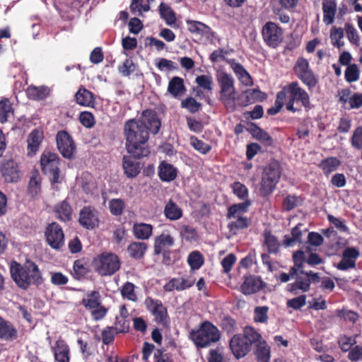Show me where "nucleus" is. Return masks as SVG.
<instances>
[{
    "label": "nucleus",
    "instance_id": "f257e3e1",
    "mask_svg": "<svg viewBox=\"0 0 362 362\" xmlns=\"http://www.w3.org/2000/svg\"><path fill=\"white\" fill-rule=\"evenodd\" d=\"M160 127V119L157 112L152 110H144L139 119H128L124 126L125 147L127 152L139 158L148 156L150 153L147 145L149 133L158 134Z\"/></svg>",
    "mask_w": 362,
    "mask_h": 362
},
{
    "label": "nucleus",
    "instance_id": "f03ea898",
    "mask_svg": "<svg viewBox=\"0 0 362 362\" xmlns=\"http://www.w3.org/2000/svg\"><path fill=\"white\" fill-rule=\"evenodd\" d=\"M11 274L17 286L23 290H27L31 284L38 286L43 282L38 266L29 259L23 265L13 262L11 266Z\"/></svg>",
    "mask_w": 362,
    "mask_h": 362
},
{
    "label": "nucleus",
    "instance_id": "7ed1b4c3",
    "mask_svg": "<svg viewBox=\"0 0 362 362\" xmlns=\"http://www.w3.org/2000/svg\"><path fill=\"white\" fill-rule=\"evenodd\" d=\"M189 338L197 349L206 348L219 341L221 333L218 329L209 321L202 322L197 329L189 332Z\"/></svg>",
    "mask_w": 362,
    "mask_h": 362
},
{
    "label": "nucleus",
    "instance_id": "20e7f679",
    "mask_svg": "<svg viewBox=\"0 0 362 362\" xmlns=\"http://www.w3.org/2000/svg\"><path fill=\"white\" fill-rule=\"evenodd\" d=\"M281 172V164L276 160H271L264 168L259 187L262 197H267L273 193L280 180Z\"/></svg>",
    "mask_w": 362,
    "mask_h": 362
},
{
    "label": "nucleus",
    "instance_id": "39448f33",
    "mask_svg": "<svg viewBox=\"0 0 362 362\" xmlns=\"http://www.w3.org/2000/svg\"><path fill=\"white\" fill-rule=\"evenodd\" d=\"M61 158L49 151L42 153L40 157V166L42 173L49 177L52 186L62 183L65 175L60 170Z\"/></svg>",
    "mask_w": 362,
    "mask_h": 362
},
{
    "label": "nucleus",
    "instance_id": "423d86ee",
    "mask_svg": "<svg viewBox=\"0 0 362 362\" xmlns=\"http://www.w3.org/2000/svg\"><path fill=\"white\" fill-rule=\"evenodd\" d=\"M251 205V201L249 199L238 204H234L228 208L226 217L228 219L235 218V221H230L228 228L230 231L236 230H244L247 228L251 224V219L243 214L247 212Z\"/></svg>",
    "mask_w": 362,
    "mask_h": 362
},
{
    "label": "nucleus",
    "instance_id": "0eeeda50",
    "mask_svg": "<svg viewBox=\"0 0 362 362\" xmlns=\"http://www.w3.org/2000/svg\"><path fill=\"white\" fill-rule=\"evenodd\" d=\"M92 266L99 275L112 276L120 269L121 262L116 254L104 252L94 257Z\"/></svg>",
    "mask_w": 362,
    "mask_h": 362
},
{
    "label": "nucleus",
    "instance_id": "6e6552de",
    "mask_svg": "<svg viewBox=\"0 0 362 362\" xmlns=\"http://www.w3.org/2000/svg\"><path fill=\"white\" fill-rule=\"evenodd\" d=\"M218 83L220 86V101L228 112L236 110L235 88L233 78L226 73H221L218 76Z\"/></svg>",
    "mask_w": 362,
    "mask_h": 362
},
{
    "label": "nucleus",
    "instance_id": "1a4fd4ad",
    "mask_svg": "<svg viewBox=\"0 0 362 362\" xmlns=\"http://www.w3.org/2000/svg\"><path fill=\"white\" fill-rule=\"evenodd\" d=\"M288 93L290 95V98L286 104V110L293 112H299L301 111L300 108H297L294 106L295 102H299L302 106L305 107V110H310L312 108L309 94L299 86L298 81H292L286 86Z\"/></svg>",
    "mask_w": 362,
    "mask_h": 362
},
{
    "label": "nucleus",
    "instance_id": "9d476101",
    "mask_svg": "<svg viewBox=\"0 0 362 362\" xmlns=\"http://www.w3.org/2000/svg\"><path fill=\"white\" fill-rule=\"evenodd\" d=\"M293 71L309 90H312L318 83L317 76L310 69L308 59L304 57L298 58L293 66Z\"/></svg>",
    "mask_w": 362,
    "mask_h": 362
},
{
    "label": "nucleus",
    "instance_id": "9b49d317",
    "mask_svg": "<svg viewBox=\"0 0 362 362\" xmlns=\"http://www.w3.org/2000/svg\"><path fill=\"white\" fill-rule=\"evenodd\" d=\"M144 304L146 309L154 317V320L163 327H168L170 323V317L166 307L163 305L161 300L154 299L152 297H147Z\"/></svg>",
    "mask_w": 362,
    "mask_h": 362
},
{
    "label": "nucleus",
    "instance_id": "f8f14e48",
    "mask_svg": "<svg viewBox=\"0 0 362 362\" xmlns=\"http://www.w3.org/2000/svg\"><path fill=\"white\" fill-rule=\"evenodd\" d=\"M57 149L62 156L71 160L75 157L76 146L72 136L65 130L59 131L56 135Z\"/></svg>",
    "mask_w": 362,
    "mask_h": 362
},
{
    "label": "nucleus",
    "instance_id": "ddd939ff",
    "mask_svg": "<svg viewBox=\"0 0 362 362\" xmlns=\"http://www.w3.org/2000/svg\"><path fill=\"white\" fill-rule=\"evenodd\" d=\"M262 38L267 46L278 47L283 40V30L274 22H267L262 27Z\"/></svg>",
    "mask_w": 362,
    "mask_h": 362
},
{
    "label": "nucleus",
    "instance_id": "4468645a",
    "mask_svg": "<svg viewBox=\"0 0 362 362\" xmlns=\"http://www.w3.org/2000/svg\"><path fill=\"white\" fill-rule=\"evenodd\" d=\"M47 244L54 250H59L64 245V233L61 226L57 222L49 223L45 232Z\"/></svg>",
    "mask_w": 362,
    "mask_h": 362
},
{
    "label": "nucleus",
    "instance_id": "2eb2a0df",
    "mask_svg": "<svg viewBox=\"0 0 362 362\" xmlns=\"http://www.w3.org/2000/svg\"><path fill=\"white\" fill-rule=\"evenodd\" d=\"M78 222L87 230H93L99 226V213L93 206H84L79 213Z\"/></svg>",
    "mask_w": 362,
    "mask_h": 362
},
{
    "label": "nucleus",
    "instance_id": "dca6fc26",
    "mask_svg": "<svg viewBox=\"0 0 362 362\" xmlns=\"http://www.w3.org/2000/svg\"><path fill=\"white\" fill-rule=\"evenodd\" d=\"M245 340L240 334H235L230 340V349L237 359L245 356L252 349Z\"/></svg>",
    "mask_w": 362,
    "mask_h": 362
},
{
    "label": "nucleus",
    "instance_id": "f3484780",
    "mask_svg": "<svg viewBox=\"0 0 362 362\" xmlns=\"http://www.w3.org/2000/svg\"><path fill=\"white\" fill-rule=\"evenodd\" d=\"M175 240L168 233H162L154 239L153 252L155 255L163 254L165 257L170 254V248L174 245Z\"/></svg>",
    "mask_w": 362,
    "mask_h": 362
},
{
    "label": "nucleus",
    "instance_id": "a211bd4d",
    "mask_svg": "<svg viewBox=\"0 0 362 362\" xmlns=\"http://www.w3.org/2000/svg\"><path fill=\"white\" fill-rule=\"evenodd\" d=\"M265 286V284L259 276L255 275L245 276L240 286V291L245 296L256 293Z\"/></svg>",
    "mask_w": 362,
    "mask_h": 362
},
{
    "label": "nucleus",
    "instance_id": "6ab92c4d",
    "mask_svg": "<svg viewBox=\"0 0 362 362\" xmlns=\"http://www.w3.org/2000/svg\"><path fill=\"white\" fill-rule=\"evenodd\" d=\"M267 98V94L259 89H247L238 97V105L245 107L256 102H262Z\"/></svg>",
    "mask_w": 362,
    "mask_h": 362
},
{
    "label": "nucleus",
    "instance_id": "aec40b11",
    "mask_svg": "<svg viewBox=\"0 0 362 362\" xmlns=\"http://www.w3.org/2000/svg\"><path fill=\"white\" fill-rule=\"evenodd\" d=\"M139 158L134 156H124L122 158V168L124 173L128 178L136 177L141 171L140 163L136 160Z\"/></svg>",
    "mask_w": 362,
    "mask_h": 362
},
{
    "label": "nucleus",
    "instance_id": "412c9836",
    "mask_svg": "<svg viewBox=\"0 0 362 362\" xmlns=\"http://www.w3.org/2000/svg\"><path fill=\"white\" fill-rule=\"evenodd\" d=\"M1 171L6 182H15L20 178L18 166L13 160H8L4 163L1 165Z\"/></svg>",
    "mask_w": 362,
    "mask_h": 362
},
{
    "label": "nucleus",
    "instance_id": "4be33fe9",
    "mask_svg": "<svg viewBox=\"0 0 362 362\" xmlns=\"http://www.w3.org/2000/svg\"><path fill=\"white\" fill-rule=\"evenodd\" d=\"M178 174V170L173 164L162 160L158 168V175L163 182H170L175 180Z\"/></svg>",
    "mask_w": 362,
    "mask_h": 362
},
{
    "label": "nucleus",
    "instance_id": "5701e85b",
    "mask_svg": "<svg viewBox=\"0 0 362 362\" xmlns=\"http://www.w3.org/2000/svg\"><path fill=\"white\" fill-rule=\"evenodd\" d=\"M52 351L56 361L70 362V348L64 340L58 339L52 347Z\"/></svg>",
    "mask_w": 362,
    "mask_h": 362
},
{
    "label": "nucleus",
    "instance_id": "b1692460",
    "mask_svg": "<svg viewBox=\"0 0 362 362\" xmlns=\"http://www.w3.org/2000/svg\"><path fill=\"white\" fill-rule=\"evenodd\" d=\"M322 9L323 13V22L326 25H331L334 22L337 12V0H322Z\"/></svg>",
    "mask_w": 362,
    "mask_h": 362
},
{
    "label": "nucleus",
    "instance_id": "393cba45",
    "mask_svg": "<svg viewBox=\"0 0 362 362\" xmlns=\"http://www.w3.org/2000/svg\"><path fill=\"white\" fill-rule=\"evenodd\" d=\"M168 93L175 98H180L187 91L184 80L180 76H173L169 81Z\"/></svg>",
    "mask_w": 362,
    "mask_h": 362
},
{
    "label": "nucleus",
    "instance_id": "a878e982",
    "mask_svg": "<svg viewBox=\"0 0 362 362\" xmlns=\"http://www.w3.org/2000/svg\"><path fill=\"white\" fill-rule=\"evenodd\" d=\"M43 132L37 129H33L28 137V155L32 156L38 151L43 140Z\"/></svg>",
    "mask_w": 362,
    "mask_h": 362
},
{
    "label": "nucleus",
    "instance_id": "bb28decb",
    "mask_svg": "<svg viewBox=\"0 0 362 362\" xmlns=\"http://www.w3.org/2000/svg\"><path fill=\"white\" fill-rule=\"evenodd\" d=\"M188 30L195 35H206L207 37L214 35V32L207 25L197 21L187 20Z\"/></svg>",
    "mask_w": 362,
    "mask_h": 362
},
{
    "label": "nucleus",
    "instance_id": "cd10ccee",
    "mask_svg": "<svg viewBox=\"0 0 362 362\" xmlns=\"http://www.w3.org/2000/svg\"><path fill=\"white\" fill-rule=\"evenodd\" d=\"M230 65L238 80L243 85L246 86H252L253 81L252 76L241 64L236 62L235 60H233L230 63Z\"/></svg>",
    "mask_w": 362,
    "mask_h": 362
},
{
    "label": "nucleus",
    "instance_id": "c85d7f7f",
    "mask_svg": "<svg viewBox=\"0 0 362 362\" xmlns=\"http://www.w3.org/2000/svg\"><path fill=\"white\" fill-rule=\"evenodd\" d=\"M310 288V280L308 275L300 274L296 276V281L287 285V291L297 293V291L300 290L303 292H307Z\"/></svg>",
    "mask_w": 362,
    "mask_h": 362
},
{
    "label": "nucleus",
    "instance_id": "c756f323",
    "mask_svg": "<svg viewBox=\"0 0 362 362\" xmlns=\"http://www.w3.org/2000/svg\"><path fill=\"white\" fill-rule=\"evenodd\" d=\"M54 211L56 214L57 218L62 221L66 222L71 219L73 210L70 204L66 200L56 204Z\"/></svg>",
    "mask_w": 362,
    "mask_h": 362
},
{
    "label": "nucleus",
    "instance_id": "7c9ffc66",
    "mask_svg": "<svg viewBox=\"0 0 362 362\" xmlns=\"http://www.w3.org/2000/svg\"><path fill=\"white\" fill-rule=\"evenodd\" d=\"M18 332L14 326L9 322L0 317V339L12 341L17 338Z\"/></svg>",
    "mask_w": 362,
    "mask_h": 362
},
{
    "label": "nucleus",
    "instance_id": "2f4dec72",
    "mask_svg": "<svg viewBox=\"0 0 362 362\" xmlns=\"http://www.w3.org/2000/svg\"><path fill=\"white\" fill-rule=\"evenodd\" d=\"M50 93V89L47 86H30L26 90V95L29 99L34 100H42L45 99Z\"/></svg>",
    "mask_w": 362,
    "mask_h": 362
},
{
    "label": "nucleus",
    "instance_id": "473e14b6",
    "mask_svg": "<svg viewBox=\"0 0 362 362\" xmlns=\"http://www.w3.org/2000/svg\"><path fill=\"white\" fill-rule=\"evenodd\" d=\"M247 130L252 135L254 138L261 141L267 146H272L273 144V139L271 136L264 130L261 129L257 124L250 123Z\"/></svg>",
    "mask_w": 362,
    "mask_h": 362
},
{
    "label": "nucleus",
    "instance_id": "72a5a7b5",
    "mask_svg": "<svg viewBox=\"0 0 362 362\" xmlns=\"http://www.w3.org/2000/svg\"><path fill=\"white\" fill-rule=\"evenodd\" d=\"M132 230L136 239L148 240L152 235L153 226L145 223H135Z\"/></svg>",
    "mask_w": 362,
    "mask_h": 362
},
{
    "label": "nucleus",
    "instance_id": "f704fd0d",
    "mask_svg": "<svg viewBox=\"0 0 362 362\" xmlns=\"http://www.w3.org/2000/svg\"><path fill=\"white\" fill-rule=\"evenodd\" d=\"M303 224L301 223H298L295 227L291 229V237L286 235L283 239V245L285 247H290L296 243H302L303 230L301 228Z\"/></svg>",
    "mask_w": 362,
    "mask_h": 362
},
{
    "label": "nucleus",
    "instance_id": "c9c22d12",
    "mask_svg": "<svg viewBox=\"0 0 362 362\" xmlns=\"http://www.w3.org/2000/svg\"><path fill=\"white\" fill-rule=\"evenodd\" d=\"M76 103L84 107L93 106L95 103L93 94L85 88H81L75 94Z\"/></svg>",
    "mask_w": 362,
    "mask_h": 362
},
{
    "label": "nucleus",
    "instance_id": "e433bc0d",
    "mask_svg": "<svg viewBox=\"0 0 362 362\" xmlns=\"http://www.w3.org/2000/svg\"><path fill=\"white\" fill-rule=\"evenodd\" d=\"M147 244L143 242H132L127 247V252L132 259H140L144 257L146 250Z\"/></svg>",
    "mask_w": 362,
    "mask_h": 362
},
{
    "label": "nucleus",
    "instance_id": "4c0bfd02",
    "mask_svg": "<svg viewBox=\"0 0 362 362\" xmlns=\"http://www.w3.org/2000/svg\"><path fill=\"white\" fill-rule=\"evenodd\" d=\"M165 216L170 221H176L182 216V210L172 199H170L164 208Z\"/></svg>",
    "mask_w": 362,
    "mask_h": 362
},
{
    "label": "nucleus",
    "instance_id": "58836bf2",
    "mask_svg": "<svg viewBox=\"0 0 362 362\" xmlns=\"http://www.w3.org/2000/svg\"><path fill=\"white\" fill-rule=\"evenodd\" d=\"M341 161L337 157H328L321 160L318 167L322 170L325 175H329L337 170L340 166Z\"/></svg>",
    "mask_w": 362,
    "mask_h": 362
},
{
    "label": "nucleus",
    "instance_id": "ea45409f",
    "mask_svg": "<svg viewBox=\"0 0 362 362\" xmlns=\"http://www.w3.org/2000/svg\"><path fill=\"white\" fill-rule=\"evenodd\" d=\"M119 73L123 77H129L132 74L139 71V66L131 58L126 59L117 67Z\"/></svg>",
    "mask_w": 362,
    "mask_h": 362
},
{
    "label": "nucleus",
    "instance_id": "a19ab883",
    "mask_svg": "<svg viewBox=\"0 0 362 362\" xmlns=\"http://www.w3.org/2000/svg\"><path fill=\"white\" fill-rule=\"evenodd\" d=\"M255 354L257 362H269L270 347L265 341H262L256 345Z\"/></svg>",
    "mask_w": 362,
    "mask_h": 362
},
{
    "label": "nucleus",
    "instance_id": "79ce46f5",
    "mask_svg": "<svg viewBox=\"0 0 362 362\" xmlns=\"http://www.w3.org/2000/svg\"><path fill=\"white\" fill-rule=\"evenodd\" d=\"M243 337H245V341L252 347L253 344L255 346L262 342L261 334L252 327L247 326L243 330Z\"/></svg>",
    "mask_w": 362,
    "mask_h": 362
},
{
    "label": "nucleus",
    "instance_id": "37998d69",
    "mask_svg": "<svg viewBox=\"0 0 362 362\" xmlns=\"http://www.w3.org/2000/svg\"><path fill=\"white\" fill-rule=\"evenodd\" d=\"M264 244L267 247V251L271 254H276L279 251L280 243L277 238L274 235L271 231L264 233Z\"/></svg>",
    "mask_w": 362,
    "mask_h": 362
},
{
    "label": "nucleus",
    "instance_id": "c03bdc74",
    "mask_svg": "<svg viewBox=\"0 0 362 362\" xmlns=\"http://www.w3.org/2000/svg\"><path fill=\"white\" fill-rule=\"evenodd\" d=\"M41 180L40 175L37 171L33 173L28 186V193L32 197H35L40 192Z\"/></svg>",
    "mask_w": 362,
    "mask_h": 362
},
{
    "label": "nucleus",
    "instance_id": "a18cd8bd",
    "mask_svg": "<svg viewBox=\"0 0 362 362\" xmlns=\"http://www.w3.org/2000/svg\"><path fill=\"white\" fill-rule=\"evenodd\" d=\"M73 270L74 278L78 280L85 277L89 272L88 267L83 259H76L74 262Z\"/></svg>",
    "mask_w": 362,
    "mask_h": 362
},
{
    "label": "nucleus",
    "instance_id": "49530a36",
    "mask_svg": "<svg viewBox=\"0 0 362 362\" xmlns=\"http://www.w3.org/2000/svg\"><path fill=\"white\" fill-rule=\"evenodd\" d=\"M187 263L191 269L197 270L202 267L204 263V259L200 252L194 250L188 255Z\"/></svg>",
    "mask_w": 362,
    "mask_h": 362
},
{
    "label": "nucleus",
    "instance_id": "de8ad7c7",
    "mask_svg": "<svg viewBox=\"0 0 362 362\" xmlns=\"http://www.w3.org/2000/svg\"><path fill=\"white\" fill-rule=\"evenodd\" d=\"M100 303V295L98 291H93L87 294V298H83L82 304L86 309L93 310L98 307Z\"/></svg>",
    "mask_w": 362,
    "mask_h": 362
},
{
    "label": "nucleus",
    "instance_id": "09e8293b",
    "mask_svg": "<svg viewBox=\"0 0 362 362\" xmlns=\"http://www.w3.org/2000/svg\"><path fill=\"white\" fill-rule=\"evenodd\" d=\"M160 13L162 18H163L168 25H173L176 22V17L175 12L168 5L161 3L159 6Z\"/></svg>",
    "mask_w": 362,
    "mask_h": 362
},
{
    "label": "nucleus",
    "instance_id": "8fccbe9b",
    "mask_svg": "<svg viewBox=\"0 0 362 362\" xmlns=\"http://www.w3.org/2000/svg\"><path fill=\"white\" fill-rule=\"evenodd\" d=\"M303 199L300 196L288 195L282 203V207L284 211H290L298 206H301Z\"/></svg>",
    "mask_w": 362,
    "mask_h": 362
},
{
    "label": "nucleus",
    "instance_id": "3c124183",
    "mask_svg": "<svg viewBox=\"0 0 362 362\" xmlns=\"http://www.w3.org/2000/svg\"><path fill=\"white\" fill-rule=\"evenodd\" d=\"M181 107L187 110L190 113L194 114L202 110V105L193 97H187L181 101Z\"/></svg>",
    "mask_w": 362,
    "mask_h": 362
},
{
    "label": "nucleus",
    "instance_id": "603ef678",
    "mask_svg": "<svg viewBox=\"0 0 362 362\" xmlns=\"http://www.w3.org/2000/svg\"><path fill=\"white\" fill-rule=\"evenodd\" d=\"M11 114H13V108L10 100L8 98L0 100V122H6Z\"/></svg>",
    "mask_w": 362,
    "mask_h": 362
},
{
    "label": "nucleus",
    "instance_id": "864d4df0",
    "mask_svg": "<svg viewBox=\"0 0 362 362\" xmlns=\"http://www.w3.org/2000/svg\"><path fill=\"white\" fill-rule=\"evenodd\" d=\"M121 295L124 298L131 301H136L137 296L135 293V286L133 283L127 281L124 284L121 289Z\"/></svg>",
    "mask_w": 362,
    "mask_h": 362
},
{
    "label": "nucleus",
    "instance_id": "5fc2aeb1",
    "mask_svg": "<svg viewBox=\"0 0 362 362\" xmlns=\"http://www.w3.org/2000/svg\"><path fill=\"white\" fill-rule=\"evenodd\" d=\"M125 208V204L122 199H112L109 202V209L110 213L114 216H120L122 214Z\"/></svg>",
    "mask_w": 362,
    "mask_h": 362
},
{
    "label": "nucleus",
    "instance_id": "6e6d98bb",
    "mask_svg": "<svg viewBox=\"0 0 362 362\" xmlns=\"http://www.w3.org/2000/svg\"><path fill=\"white\" fill-rule=\"evenodd\" d=\"M359 74L360 72L357 64H352L346 67L344 76L347 82L351 83L358 80Z\"/></svg>",
    "mask_w": 362,
    "mask_h": 362
},
{
    "label": "nucleus",
    "instance_id": "4d7b16f0",
    "mask_svg": "<svg viewBox=\"0 0 362 362\" xmlns=\"http://www.w3.org/2000/svg\"><path fill=\"white\" fill-rule=\"evenodd\" d=\"M195 83L204 90L211 91L213 89V78L211 75H200L195 78Z\"/></svg>",
    "mask_w": 362,
    "mask_h": 362
},
{
    "label": "nucleus",
    "instance_id": "13d9d810",
    "mask_svg": "<svg viewBox=\"0 0 362 362\" xmlns=\"http://www.w3.org/2000/svg\"><path fill=\"white\" fill-rule=\"evenodd\" d=\"M268 311L267 306H257L254 310V321L256 322L265 323L268 320Z\"/></svg>",
    "mask_w": 362,
    "mask_h": 362
},
{
    "label": "nucleus",
    "instance_id": "bf43d9fd",
    "mask_svg": "<svg viewBox=\"0 0 362 362\" xmlns=\"http://www.w3.org/2000/svg\"><path fill=\"white\" fill-rule=\"evenodd\" d=\"M231 188L233 193L240 199H247L248 197V189L247 187L240 182H235L231 185Z\"/></svg>",
    "mask_w": 362,
    "mask_h": 362
},
{
    "label": "nucleus",
    "instance_id": "052dcab7",
    "mask_svg": "<svg viewBox=\"0 0 362 362\" xmlns=\"http://www.w3.org/2000/svg\"><path fill=\"white\" fill-rule=\"evenodd\" d=\"M77 344L79 346L80 352L83 358L86 360L93 354V347L91 343L84 341L81 338L77 339Z\"/></svg>",
    "mask_w": 362,
    "mask_h": 362
},
{
    "label": "nucleus",
    "instance_id": "680f3d73",
    "mask_svg": "<svg viewBox=\"0 0 362 362\" xmlns=\"http://www.w3.org/2000/svg\"><path fill=\"white\" fill-rule=\"evenodd\" d=\"M116 334H117V332L114 327H105L101 332L103 343L105 345L112 344Z\"/></svg>",
    "mask_w": 362,
    "mask_h": 362
},
{
    "label": "nucleus",
    "instance_id": "e2e57ef3",
    "mask_svg": "<svg viewBox=\"0 0 362 362\" xmlns=\"http://www.w3.org/2000/svg\"><path fill=\"white\" fill-rule=\"evenodd\" d=\"M163 289L167 292H171L174 290L179 291L185 290V287L182 286V278L171 279L164 285Z\"/></svg>",
    "mask_w": 362,
    "mask_h": 362
},
{
    "label": "nucleus",
    "instance_id": "0e129e2a",
    "mask_svg": "<svg viewBox=\"0 0 362 362\" xmlns=\"http://www.w3.org/2000/svg\"><path fill=\"white\" fill-rule=\"evenodd\" d=\"M191 144L197 151H199L202 154H206L211 149V147L209 144L198 139L194 136L191 138Z\"/></svg>",
    "mask_w": 362,
    "mask_h": 362
},
{
    "label": "nucleus",
    "instance_id": "69168bd1",
    "mask_svg": "<svg viewBox=\"0 0 362 362\" xmlns=\"http://www.w3.org/2000/svg\"><path fill=\"white\" fill-rule=\"evenodd\" d=\"M306 304L305 295H300L298 297L288 300L286 306L294 310H299Z\"/></svg>",
    "mask_w": 362,
    "mask_h": 362
},
{
    "label": "nucleus",
    "instance_id": "338daca9",
    "mask_svg": "<svg viewBox=\"0 0 362 362\" xmlns=\"http://www.w3.org/2000/svg\"><path fill=\"white\" fill-rule=\"evenodd\" d=\"M79 120L81 124L87 128H91L95 124L93 115L90 112H83L80 114Z\"/></svg>",
    "mask_w": 362,
    "mask_h": 362
},
{
    "label": "nucleus",
    "instance_id": "774afa93",
    "mask_svg": "<svg viewBox=\"0 0 362 362\" xmlns=\"http://www.w3.org/2000/svg\"><path fill=\"white\" fill-rule=\"evenodd\" d=\"M351 145L357 149L362 148V127H358L354 132L351 137Z\"/></svg>",
    "mask_w": 362,
    "mask_h": 362
}]
</instances>
